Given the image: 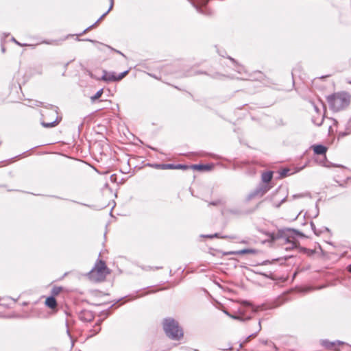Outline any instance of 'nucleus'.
Listing matches in <instances>:
<instances>
[{"label":"nucleus","instance_id":"obj_6","mask_svg":"<svg viewBox=\"0 0 351 351\" xmlns=\"http://www.w3.org/2000/svg\"><path fill=\"white\" fill-rule=\"evenodd\" d=\"M78 317L82 322H89L94 319V315L91 311L83 310L79 313Z\"/></svg>","mask_w":351,"mask_h":351},{"label":"nucleus","instance_id":"obj_25","mask_svg":"<svg viewBox=\"0 0 351 351\" xmlns=\"http://www.w3.org/2000/svg\"><path fill=\"white\" fill-rule=\"evenodd\" d=\"M289 169H283V170L282 171V172H281V173H280V174H281V176H283V177H284V176H286L287 175V173H288V172H289Z\"/></svg>","mask_w":351,"mask_h":351},{"label":"nucleus","instance_id":"obj_28","mask_svg":"<svg viewBox=\"0 0 351 351\" xmlns=\"http://www.w3.org/2000/svg\"><path fill=\"white\" fill-rule=\"evenodd\" d=\"M311 226H312V229L313 230L315 234L317 235H319V232H316V230H315V226L313 223H311Z\"/></svg>","mask_w":351,"mask_h":351},{"label":"nucleus","instance_id":"obj_1","mask_svg":"<svg viewBox=\"0 0 351 351\" xmlns=\"http://www.w3.org/2000/svg\"><path fill=\"white\" fill-rule=\"evenodd\" d=\"M327 101L332 110L339 111L350 104V95L346 92L337 93L328 96Z\"/></svg>","mask_w":351,"mask_h":351},{"label":"nucleus","instance_id":"obj_23","mask_svg":"<svg viewBox=\"0 0 351 351\" xmlns=\"http://www.w3.org/2000/svg\"><path fill=\"white\" fill-rule=\"evenodd\" d=\"M187 169V166L183 165H176V169Z\"/></svg>","mask_w":351,"mask_h":351},{"label":"nucleus","instance_id":"obj_29","mask_svg":"<svg viewBox=\"0 0 351 351\" xmlns=\"http://www.w3.org/2000/svg\"><path fill=\"white\" fill-rule=\"evenodd\" d=\"M219 203H220V201H217V202H210L209 204H210V205H214V206H215V205L219 204Z\"/></svg>","mask_w":351,"mask_h":351},{"label":"nucleus","instance_id":"obj_39","mask_svg":"<svg viewBox=\"0 0 351 351\" xmlns=\"http://www.w3.org/2000/svg\"><path fill=\"white\" fill-rule=\"evenodd\" d=\"M119 53H121V56H123V53H121V51H119Z\"/></svg>","mask_w":351,"mask_h":351},{"label":"nucleus","instance_id":"obj_4","mask_svg":"<svg viewBox=\"0 0 351 351\" xmlns=\"http://www.w3.org/2000/svg\"><path fill=\"white\" fill-rule=\"evenodd\" d=\"M271 186L267 184H260L254 191L250 192L246 197V201L249 202L256 197H262L270 190Z\"/></svg>","mask_w":351,"mask_h":351},{"label":"nucleus","instance_id":"obj_14","mask_svg":"<svg viewBox=\"0 0 351 351\" xmlns=\"http://www.w3.org/2000/svg\"><path fill=\"white\" fill-rule=\"evenodd\" d=\"M59 123V121L58 119V117H56V119L51 122H45L43 121L41 123L45 128H52L58 125Z\"/></svg>","mask_w":351,"mask_h":351},{"label":"nucleus","instance_id":"obj_38","mask_svg":"<svg viewBox=\"0 0 351 351\" xmlns=\"http://www.w3.org/2000/svg\"><path fill=\"white\" fill-rule=\"evenodd\" d=\"M119 53H121V56H123V53H121V51H119Z\"/></svg>","mask_w":351,"mask_h":351},{"label":"nucleus","instance_id":"obj_41","mask_svg":"<svg viewBox=\"0 0 351 351\" xmlns=\"http://www.w3.org/2000/svg\"><path fill=\"white\" fill-rule=\"evenodd\" d=\"M335 351H340L339 349H336Z\"/></svg>","mask_w":351,"mask_h":351},{"label":"nucleus","instance_id":"obj_33","mask_svg":"<svg viewBox=\"0 0 351 351\" xmlns=\"http://www.w3.org/2000/svg\"><path fill=\"white\" fill-rule=\"evenodd\" d=\"M49 112H51V113H53V114H57V111H56V110H53L50 111Z\"/></svg>","mask_w":351,"mask_h":351},{"label":"nucleus","instance_id":"obj_35","mask_svg":"<svg viewBox=\"0 0 351 351\" xmlns=\"http://www.w3.org/2000/svg\"><path fill=\"white\" fill-rule=\"evenodd\" d=\"M348 271L351 272V265H348Z\"/></svg>","mask_w":351,"mask_h":351},{"label":"nucleus","instance_id":"obj_12","mask_svg":"<svg viewBox=\"0 0 351 351\" xmlns=\"http://www.w3.org/2000/svg\"><path fill=\"white\" fill-rule=\"evenodd\" d=\"M351 132V121H350L347 125H346V130L339 131V136L341 137L346 136V135H348Z\"/></svg>","mask_w":351,"mask_h":351},{"label":"nucleus","instance_id":"obj_15","mask_svg":"<svg viewBox=\"0 0 351 351\" xmlns=\"http://www.w3.org/2000/svg\"><path fill=\"white\" fill-rule=\"evenodd\" d=\"M156 167L162 169H176V165L173 164L156 165Z\"/></svg>","mask_w":351,"mask_h":351},{"label":"nucleus","instance_id":"obj_5","mask_svg":"<svg viewBox=\"0 0 351 351\" xmlns=\"http://www.w3.org/2000/svg\"><path fill=\"white\" fill-rule=\"evenodd\" d=\"M128 73V71H125L119 75H115L114 73H108L106 71H103V75L101 77V80L106 82H114L118 81L123 79Z\"/></svg>","mask_w":351,"mask_h":351},{"label":"nucleus","instance_id":"obj_37","mask_svg":"<svg viewBox=\"0 0 351 351\" xmlns=\"http://www.w3.org/2000/svg\"><path fill=\"white\" fill-rule=\"evenodd\" d=\"M119 53H121V56H123V53H121V51H119Z\"/></svg>","mask_w":351,"mask_h":351},{"label":"nucleus","instance_id":"obj_13","mask_svg":"<svg viewBox=\"0 0 351 351\" xmlns=\"http://www.w3.org/2000/svg\"><path fill=\"white\" fill-rule=\"evenodd\" d=\"M110 5L109 9L107 10V12H106L104 14H103L101 16V17H100V18H99V19L96 21V23H95L94 25H93L90 26L89 27H88V28L85 30V32H86V31H87V30H88V29H91V28H92L95 25H96L97 23H99L101 20H102V19H104V17L108 14V12H109L112 9V7H113V0H110Z\"/></svg>","mask_w":351,"mask_h":351},{"label":"nucleus","instance_id":"obj_20","mask_svg":"<svg viewBox=\"0 0 351 351\" xmlns=\"http://www.w3.org/2000/svg\"><path fill=\"white\" fill-rule=\"evenodd\" d=\"M226 313L227 315H228L229 316H230L231 317H232L233 319H238V320H240V321H244V320H246V319H249L250 317H248L245 319H244L242 316L241 315H230L228 312H226Z\"/></svg>","mask_w":351,"mask_h":351},{"label":"nucleus","instance_id":"obj_36","mask_svg":"<svg viewBox=\"0 0 351 351\" xmlns=\"http://www.w3.org/2000/svg\"><path fill=\"white\" fill-rule=\"evenodd\" d=\"M161 268H162V267H156L154 268V269H161Z\"/></svg>","mask_w":351,"mask_h":351},{"label":"nucleus","instance_id":"obj_10","mask_svg":"<svg viewBox=\"0 0 351 351\" xmlns=\"http://www.w3.org/2000/svg\"><path fill=\"white\" fill-rule=\"evenodd\" d=\"M273 178V172L272 171H266L264 172L261 176V184H269V182Z\"/></svg>","mask_w":351,"mask_h":351},{"label":"nucleus","instance_id":"obj_9","mask_svg":"<svg viewBox=\"0 0 351 351\" xmlns=\"http://www.w3.org/2000/svg\"><path fill=\"white\" fill-rule=\"evenodd\" d=\"M315 110L317 112V117L313 116L312 118V121L317 126H320L324 121V116L321 115L318 112V108L317 106H315Z\"/></svg>","mask_w":351,"mask_h":351},{"label":"nucleus","instance_id":"obj_11","mask_svg":"<svg viewBox=\"0 0 351 351\" xmlns=\"http://www.w3.org/2000/svg\"><path fill=\"white\" fill-rule=\"evenodd\" d=\"M45 304L50 308L51 309H53L56 307L57 306V302H56V299L53 297V296H51V297H48L47 299H46V301H45Z\"/></svg>","mask_w":351,"mask_h":351},{"label":"nucleus","instance_id":"obj_31","mask_svg":"<svg viewBox=\"0 0 351 351\" xmlns=\"http://www.w3.org/2000/svg\"><path fill=\"white\" fill-rule=\"evenodd\" d=\"M261 329V322L259 321L258 324V332L260 331Z\"/></svg>","mask_w":351,"mask_h":351},{"label":"nucleus","instance_id":"obj_42","mask_svg":"<svg viewBox=\"0 0 351 351\" xmlns=\"http://www.w3.org/2000/svg\"><path fill=\"white\" fill-rule=\"evenodd\" d=\"M349 83L351 84V81H350V82H349Z\"/></svg>","mask_w":351,"mask_h":351},{"label":"nucleus","instance_id":"obj_40","mask_svg":"<svg viewBox=\"0 0 351 351\" xmlns=\"http://www.w3.org/2000/svg\"><path fill=\"white\" fill-rule=\"evenodd\" d=\"M338 343H339V344H343V343H342V342H341V341H338Z\"/></svg>","mask_w":351,"mask_h":351},{"label":"nucleus","instance_id":"obj_30","mask_svg":"<svg viewBox=\"0 0 351 351\" xmlns=\"http://www.w3.org/2000/svg\"><path fill=\"white\" fill-rule=\"evenodd\" d=\"M256 333L257 332H256L255 334H252V335H249V337L247 338V340H249L251 337H256Z\"/></svg>","mask_w":351,"mask_h":351},{"label":"nucleus","instance_id":"obj_18","mask_svg":"<svg viewBox=\"0 0 351 351\" xmlns=\"http://www.w3.org/2000/svg\"><path fill=\"white\" fill-rule=\"evenodd\" d=\"M204 237H206V238H210V239H213L214 237L219 238V234L218 233H215V234H208V235H204ZM220 238H222V239H227V238L233 239L234 237L222 236V237H220Z\"/></svg>","mask_w":351,"mask_h":351},{"label":"nucleus","instance_id":"obj_27","mask_svg":"<svg viewBox=\"0 0 351 351\" xmlns=\"http://www.w3.org/2000/svg\"><path fill=\"white\" fill-rule=\"evenodd\" d=\"M197 11L199 13L204 14V10L201 7L196 6Z\"/></svg>","mask_w":351,"mask_h":351},{"label":"nucleus","instance_id":"obj_3","mask_svg":"<svg viewBox=\"0 0 351 351\" xmlns=\"http://www.w3.org/2000/svg\"><path fill=\"white\" fill-rule=\"evenodd\" d=\"M108 268L104 261H98L95 267L91 269L89 273L90 278L95 281L104 280L108 274Z\"/></svg>","mask_w":351,"mask_h":351},{"label":"nucleus","instance_id":"obj_22","mask_svg":"<svg viewBox=\"0 0 351 351\" xmlns=\"http://www.w3.org/2000/svg\"><path fill=\"white\" fill-rule=\"evenodd\" d=\"M308 194V193H300V194H296V195H293L292 196V198L293 199H296V198H300V197H306L307 196Z\"/></svg>","mask_w":351,"mask_h":351},{"label":"nucleus","instance_id":"obj_21","mask_svg":"<svg viewBox=\"0 0 351 351\" xmlns=\"http://www.w3.org/2000/svg\"><path fill=\"white\" fill-rule=\"evenodd\" d=\"M61 291H62L61 287H56L52 289L51 292L53 295H58L60 293Z\"/></svg>","mask_w":351,"mask_h":351},{"label":"nucleus","instance_id":"obj_24","mask_svg":"<svg viewBox=\"0 0 351 351\" xmlns=\"http://www.w3.org/2000/svg\"><path fill=\"white\" fill-rule=\"evenodd\" d=\"M286 199H287V197H284V198L280 201V202H279V203H278V204H275V206H276V208H279V207L280 206V205L286 201Z\"/></svg>","mask_w":351,"mask_h":351},{"label":"nucleus","instance_id":"obj_8","mask_svg":"<svg viewBox=\"0 0 351 351\" xmlns=\"http://www.w3.org/2000/svg\"><path fill=\"white\" fill-rule=\"evenodd\" d=\"M313 152L317 155H324L327 151V147L322 145H315L312 146Z\"/></svg>","mask_w":351,"mask_h":351},{"label":"nucleus","instance_id":"obj_32","mask_svg":"<svg viewBox=\"0 0 351 351\" xmlns=\"http://www.w3.org/2000/svg\"><path fill=\"white\" fill-rule=\"evenodd\" d=\"M12 40L15 43H16L17 45H21V43H19L18 41H16V39H15L14 38H12Z\"/></svg>","mask_w":351,"mask_h":351},{"label":"nucleus","instance_id":"obj_17","mask_svg":"<svg viewBox=\"0 0 351 351\" xmlns=\"http://www.w3.org/2000/svg\"><path fill=\"white\" fill-rule=\"evenodd\" d=\"M321 344L326 348H330L335 345V342H330L327 340H322Z\"/></svg>","mask_w":351,"mask_h":351},{"label":"nucleus","instance_id":"obj_19","mask_svg":"<svg viewBox=\"0 0 351 351\" xmlns=\"http://www.w3.org/2000/svg\"><path fill=\"white\" fill-rule=\"evenodd\" d=\"M103 94V89L99 90L93 96L90 97L92 101H95L97 99L101 97Z\"/></svg>","mask_w":351,"mask_h":351},{"label":"nucleus","instance_id":"obj_7","mask_svg":"<svg viewBox=\"0 0 351 351\" xmlns=\"http://www.w3.org/2000/svg\"><path fill=\"white\" fill-rule=\"evenodd\" d=\"M256 250L253 249H243L241 250L238 251H230L227 252H223V255H231V254H236V255H243L246 254H255Z\"/></svg>","mask_w":351,"mask_h":351},{"label":"nucleus","instance_id":"obj_34","mask_svg":"<svg viewBox=\"0 0 351 351\" xmlns=\"http://www.w3.org/2000/svg\"><path fill=\"white\" fill-rule=\"evenodd\" d=\"M143 269L144 270H148V269H152V268L151 267H144Z\"/></svg>","mask_w":351,"mask_h":351},{"label":"nucleus","instance_id":"obj_2","mask_svg":"<svg viewBox=\"0 0 351 351\" xmlns=\"http://www.w3.org/2000/svg\"><path fill=\"white\" fill-rule=\"evenodd\" d=\"M164 330L169 338L173 340H180L183 337L182 329L177 321L172 318H167L163 322Z\"/></svg>","mask_w":351,"mask_h":351},{"label":"nucleus","instance_id":"obj_16","mask_svg":"<svg viewBox=\"0 0 351 351\" xmlns=\"http://www.w3.org/2000/svg\"><path fill=\"white\" fill-rule=\"evenodd\" d=\"M193 168L194 169H197V170H200V171L210 169V167L207 165H193Z\"/></svg>","mask_w":351,"mask_h":351},{"label":"nucleus","instance_id":"obj_26","mask_svg":"<svg viewBox=\"0 0 351 351\" xmlns=\"http://www.w3.org/2000/svg\"><path fill=\"white\" fill-rule=\"evenodd\" d=\"M208 0H199V3L202 5V6H206V4L208 3Z\"/></svg>","mask_w":351,"mask_h":351}]
</instances>
